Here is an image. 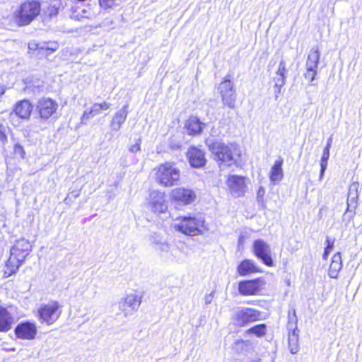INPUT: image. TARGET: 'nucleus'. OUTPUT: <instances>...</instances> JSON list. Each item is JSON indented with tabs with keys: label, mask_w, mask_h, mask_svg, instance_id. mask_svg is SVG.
Returning <instances> with one entry per match:
<instances>
[{
	"label": "nucleus",
	"mask_w": 362,
	"mask_h": 362,
	"mask_svg": "<svg viewBox=\"0 0 362 362\" xmlns=\"http://www.w3.org/2000/svg\"><path fill=\"white\" fill-rule=\"evenodd\" d=\"M205 142L214 160L218 163L220 168L230 167L236 163L235 148L233 146H228L212 138H207Z\"/></svg>",
	"instance_id": "obj_1"
},
{
	"label": "nucleus",
	"mask_w": 362,
	"mask_h": 362,
	"mask_svg": "<svg viewBox=\"0 0 362 362\" xmlns=\"http://www.w3.org/2000/svg\"><path fill=\"white\" fill-rule=\"evenodd\" d=\"M156 180L163 187L177 185L180 180V171L173 163L165 162L155 169Z\"/></svg>",
	"instance_id": "obj_2"
},
{
	"label": "nucleus",
	"mask_w": 362,
	"mask_h": 362,
	"mask_svg": "<svg viewBox=\"0 0 362 362\" xmlns=\"http://www.w3.org/2000/svg\"><path fill=\"white\" fill-rule=\"evenodd\" d=\"M178 223L174 226L177 231L187 235H197L205 230L204 219L202 216H182L177 218Z\"/></svg>",
	"instance_id": "obj_3"
},
{
	"label": "nucleus",
	"mask_w": 362,
	"mask_h": 362,
	"mask_svg": "<svg viewBox=\"0 0 362 362\" xmlns=\"http://www.w3.org/2000/svg\"><path fill=\"white\" fill-rule=\"evenodd\" d=\"M40 4L37 1L23 3L15 13V19L19 26L29 25L40 13Z\"/></svg>",
	"instance_id": "obj_4"
},
{
	"label": "nucleus",
	"mask_w": 362,
	"mask_h": 362,
	"mask_svg": "<svg viewBox=\"0 0 362 362\" xmlns=\"http://www.w3.org/2000/svg\"><path fill=\"white\" fill-rule=\"evenodd\" d=\"M261 320V312L252 308L238 307L233 310L231 322L237 327H245Z\"/></svg>",
	"instance_id": "obj_5"
},
{
	"label": "nucleus",
	"mask_w": 362,
	"mask_h": 362,
	"mask_svg": "<svg viewBox=\"0 0 362 362\" xmlns=\"http://www.w3.org/2000/svg\"><path fill=\"white\" fill-rule=\"evenodd\" d=\"M218 92L221 95L222 103L229 108L234 109L237 100V93L234 83L230 76L227 75L218 86Z\"/></svg>",
	"instance_id": "obj_6"
},
{
	"label": "nucleus",
	"mask_w": 362,
	"mask_h": 362,
	"mask_svg": "<svg viewBox=\"0 0 362 362\" xmlns=\"http://www.w3.org/2000/svg\"><path fill=\"white\" fill-rule=\"evenodd\" d=\"M58 107L55 100L49 98H42L35 105L34 112L37 114L40 120L47 122L56 112Z\"/></svg>",
	"instance_id": "obj_7"
},
{
	"label": "nucleus",
	"mask_w": 362,
	"mask_h": 362,
	"mask_svg": "<svg viewBox=\"0 0 362 362\" xmlns=\"http://www.w3.org/2000/svg\"><path fill=\"white\" fill-rule=\"evenodd\" d=\"M252 252L255 256L266 266H274L271 247L264 240L257 239L253 242Z\"/></svg>",
	"instance_id": "obj_8"
},
{
	"label": "nucleus",
	"mask_w": 362,
	"mask_h": 362,
	"mask_svg": "<svg viewBox=\"0 0 362 362\" xmlns=\"http://www.w3.org/2000/svg\"><path fill=\"white\" fill-rule=\"evenodd\" d=\"M60 307L57 301H50L47 304L42 305L38 310L40 320L47 325H52L61 315L59 311Z\"/></svg>",
	"instance_id": "obj_9"
},
{
	"label": "nucleus",
	"mask_w": 362,
	"mask_h": 362,
	"mask_svg": "<svg viewBox=\"0 0 362 362\" xmlns=\"http://www.w3.org/2000/svg\"><path fill=\"white\" fill-rule=\"evenodd\" d=\"M226 185L231 196L238 198L243 197L247 191L245 177L237 175H229Z\"/></svg>",
	"instance_id": "obj_10"
},
{
	"label": "nucleus",
	"mask_w": 362,
	"mask_h": 362,
	"mask_svg": "<svg viewBox=\"0 0 362 362\" xmlns=\"http://www.w3.org/2000/svg\"><path fill=\"white\" fill-rule=\"evenodd\" d=\"M149 206L156 214H163L168 209L165 194L158 190H151L149 194Z\"/></svg>",
	"instance_id": "obj_11"
},
{
	"label": "nucleus",
	"mask_w": 362,
	"mask_h": 362,
	"mask_svg": "<svg viewBox=\"0 0 362 362\" xmlns=\"http://www.w3.org/2000/svg\"><path fill=\"white\" fill-rule=\"evenodd\" d=\"M36 325L30 321L21 322L17 325L14 329L17 338L21 339L32 340L37 334Z\"/></svg>",
	"instance_id": "obj_12"
},
{
	"label": "nucleus",
	"mask_w": 362,
	"mask_h": 362,
	"mask_svg": "<svg viewBox=\"0 0 362 362\" xmlns=\"http://www.w3.org/2000/svg\"><path fill=\"white\" fill-rule=\"evenodd\" d=\"M171 198L180 204L188 205L195 200L196 194L192 189L185 187H177L172 191Z\"/></svg>",
	"instance_id": "obj_13"
},
{
	"label": "nucleus",
	"mask_w": 362,
	"mask_h": 362,
	"mask_svg": "<svg viewBox=\"0 0 362 362\" xmlns=\"http://www.w3.org/2000/svg\"><path fill=\"white\" fill-rule=\"evenodd\" d=\"M141 303V298L135 293H131L122 299L119 303V308L124 313V315H129L132 312L136 310Z\"/></svg>",
	"instance_id": "obj_14"
},
{
	"label": "nucleus",
	"mask_w": 362,
	"mask_h": 362,
	"mask_svg": "<svg viewBox=\"0 0 362 362\" xmlns=\"http://www.w3.org/2000/svg\"><path fill=\"white\" fill-rule=\"evenodd\" d=\"M187 157L192 168H201L206 165V159L204 151L194 146H191L188 148Z\"/></svg>",
	"instance_id": "obj_15"
},
{
	"label": "nucleus",
	"mask_w": 362,
	"mask_h": 362,
	"mask_svg": "<svg viewBox=\"0 0 362 362\" xmlns=\"http://www.w3.org/2000/svg\"><path fill=\"white\" fill-rule=\"evenodd\" d=\"M260 278L241 281L238 284V291L242 296H253L260 290Z\"/></svg>",
	"instance_id": "obj_16"
},
{
	"label": "nucleus",
	"mask_w": 362,
	"mask_h": 362,
	"mask_svg": "<svg viewBox=\"0 0 362 362\" xmlns=\"http://www.w3.org/2000/svg\"><path fill=\"white\" fill-rule=\"evenodd\" d=\"M35 107L28 100H21L17 102L13 108L12 112L19 118L28 120L30 119L31 113Z\"/></svg>",
	"instance_id": "obj_17"
},
{
	"label": "nucleus",
	"mask_w": 362,
	"mask_h": 362,
	"mask_svg": "<svg viewBox=\"0 0 362 362\" xmlns=\"http://www.w3.org/2000/svg\"><path fill=\"white\" fill-rule=\"evenodd\" d=\"M205 126L206 124L202 122L200 119L195 116L189 117L185 123V129H186L187 134L190 136H197L203 132Z\"/></svg>",
	"instance_id": "obj_18"
},
{
	"label": "nucleus",
	"mask_w": 362,
	"mask_h": 362,
	"mask_svg": "<svg viewBox=\"0 0 362 362\" xmlns=\"http://www.w3.org/2000/svg\"><path fill=\"white\" fill-rule=\"evenodd\" d=\"M128 107L129 105L127 103L115 114L110 123L112 130L117 132L120 129L127 117Z\"/></svg>",
	"instance_id": "obj_19"
},
{
	"label": "nucleus",
	"mask_w": 362,
	"mask_h": 362,
	"mask_svg": "<svg viewBox=\"0 0 362 362\" xmlns=\"http://www.w3.org/2000/svg\"><path fill=\"white\" fill-rule=\"evenodd\" d=\"M14 323V317L7 308L0 305V332H7Z\"/></svg>",
	"instance_id": "obj_20"
},
{
	"label": "nucleus",
	"mask_w": 362,
	"mask_h": 362,
	"mask_svg": "<svg viewBox=\"0 0 362 362\" xmlns=\"http://www.w3.org/2000/svg\"><path fill=\"white\" fill-rule=\"evenodd\" d=\"M237 272L240 276H244L250 274L258 273L261 271L254 261L250 259H245L238 265Z\"/></svg>",
	"instance_id": "obj_21"
},
{
	"label": "nucleus",
	"mask_w": 362,
	"mask_h": 362,
	"mask_svg": "<svg viewBox=\"0 0 362 362\" xmlns=\"http://www.w3.org/2000/svg\"><path fill=\"white\" fill-rule=\"evenodd\" d=\"M111 106L110 103H108L107 102H103V103H94L90 110H86L84 111L81 119L82 121L89 119L90 118H92L98 115H100L102 112V110H108Z\"/></svg>",
	"instance_id": "obj_22"
},
{
	"label": "nucleus",
	"mask_w": 362,
	"mask_h": 362,
	"mask_svg": "<svg viewBox=\"0 0 362 362\" xmlns=\"http://www.w3.org/2000/svg\"><path fill=\"white\" fill-rule=\"evenodd\" d=\"M284 160L282 158L279 157L274 163L273 166L272 167L269 179L272 182L275 184L276 182H279L283 179L284 173H283V165Z\"/></svg>",
	"instance_id": "obj_23"
},
{
	"label": "nucleus",
	"mask_w": 362,
	"mask_h": 362,
	"mask_svg": "<svg viewBox=\"0 0 362 362\" xmlns=\"http://www.w3.org/2000/svg\"><path fill=\"white\" fill-rule=\"evenodd\" d=\"M342 268V260L341 253L339 252L335 253L332 258V262L329 265L328 274L332 279H337L338 277L339 272Z\"/></svg>",
	"instance_id": "obj_24"
},
{
	"label": "nucleus",
	"mask_w": 362,
	"mask_h": 362,
	"mask_svg": "<svg viewBox=\"0 0 362 362\" xmlns=\"http://www.w3.org/2000/svg\"><path fill=\"white\" fill-rule=\"evenodd\" d=\"M320 52L318 47H313L309 52L306 63L305 69H317Z\"/></svg>",
	"instance_id": "obj_25"
},
{
	"label": "nucleus",
	"mask_w": 362,
	"mask_h": 362,
	"mask_svg": "<svg viewBox=\"0 0 362 362\" xmlns=\"http://www.w3.org/2000/svg\"><path fill=\"white\" fill-rule=\"evenodd\" d=\"M357 189L355 185H353L349 188V192L347 198V208L343 216H345L347 213L353 211L351 206L357 205Z\"/></svg>",
	"instance_id": "obj_26"
},
{
	"label": "nucleus",
	"mask_w": 362,
	"mask_h": 362,
	"mask_svg": "<svg viewBox=\"0 0 362 362\" xmlns=\"http://www.w3.org/2000/svg\"><path fill=\"white\" fill-rule=\"evenodd\" d=\"M267 334V325L264 323L256 325L248 329H247L244 334L245 336L255 335L257 337H263Z\"/></svg>",
	"instance_id": "obj_27"
},
{
	"label": "nucleus",
	"mask_w": 362,
	"mask_h": 362,
	"mask_svg": "<svg viewBox=\"0 0 362 362\" xmlns=\"http://www.w3.org/2000/svg\"><path fill=\"white\" fill-rule=\"evenodd\" d=\"M22 263L23 262H19L18 259H15V257L11 255L6 264V270L5 271V274H8V276L15 274L18 270Z\"/></svg>",
	"instance_id": "obj_28"
},
{
	"label": "nucleus",
	"mask_w": 362,
	"mask_h": 362,
	"mask_svg": "<svg viewBox=\"0 0 362 362\" xmlns=\"http://www.w3.org/2000/svg\"><path fill=\"white\" fill-rule=\"evenodd\" d=\"M329 158V151L327 149H323L322 155L320 159V180H322L324 177L325 172L327 168Z\"/></svg>",
	"instance_id": "obj_29"
},
{
	"label": "nucleus",
	"mask_w": 362,
	"mask_h": 362,
	"mask_svg": "<svg viewBox=\"0 0 362 362\" xmlns=\"http://www.w3.org/2000/svg\"><path fill=\"white\" fill-rule=\"evenodd\" d=\"M29 253V252H25L24 250H20V248L16 249V246L15 245L11 249V255L14 257L15 259H18L19 262H23Z\"/></svg>",
	"instance_id": "obj_30"
},
{
	"label": "nucleus",
	"mask_w": 362,
	"mask_h": 362,
	"mask_svg": "<svg viewBox=\"0 0 362 362\" xmlns=\"http://www.w3.org/2000/svg\"><path fill=\"white\" fill-rule=\"evenodd\" d=\"M298 318L294 308L289 309L288 312L287 329H293L297 327Z\"/></svg>",
	"instance_id": "obj_31"
},
{
	"label": "nucleus",
	"mask_w": 362,
	"mask_h": 362,
	"mask_svg": "<svg viewBox=\"0 0 362 362\" xmlns=\"http://www.w3.org/2000/svg\"><path fill=\"white\" fill-rule=\"evenodd\" d=\"M288 346L291 354H294L298 351V338L293 335H288Z\"/></svg>",
	"instance_id": "obj_32"
},
{
	"label": "nucleus",
	"mask_w": 362,
	"mask_h": 362,
	"mask_svg": "<svg viewBox=\"0 0 362 362\" xmlns=\"http://www.w3.org/2000/svg\"><path fill=\"white\" fill-rule=\"evenodd\" d=\"M14 245L16 246V249L20 248V250H24L25 252H30L31 251L32 246L30 242L25 238L16 240Z\"/></svg>",
	"instance_id": "obj_33"
},
{
	"label": "nucleus",
	"mask_w": 362,
	"mask_h": 362,
	"mask_svg": "<svg viewBox=\"0 0 362 362\" xmlns=\"http://www.w3.org/2000/svg\"><path fill=\"white\" fill-rule=\"evenodd\" d=\"M98 4L100 8L107 11L117 4V0H98Z\"/></svg>",
	"instance_id": "obj_34"
},
{
	"label": "nucleus",
	"mask_w": 362,
	"mask_h": 362,
	"mask_svg": "<svg viewBox=\"0 0 362 362\" xmlns=\"http://www.w3.org/2000/svg\"><path fill=\"white\" fill-rule=\"evenodd\" d=\"M334 239H330L329 237H327L326 239V247L325 248L324 253L322 255V258L324 259H327V257L329 256L330 252L334 248Z\"/></svg>",
	"instance_id": "obj_35"
},
{
	"label": "nucleus",
	"mask_w": 362,
	"mask_h": 362,
	"mask_svg": "<svg viewBox=\"0 0 362 362\" xmlns=\"http://www.w3.org/2000/svg\"><path fill=\"white\" fill-rule=\"evenodd\" d=\"M317 74V69H305V72L304 73V76L306 79L309 81V83L310 86L315 85L313 81L315 78V76Z\"/></svg>",
	"instance_id": "obj_36"
},
{
	"label": "nucleus",
	"mask_w": 362,
	"mask_h": 362,
	"mask_svg": "<svg viewBox=\"0 0 362 362\" xmlns=\"http://www.w3.org/2000/svg\"><path fill=\"white\" fill-rule=\"evenodd\" d=\"M250 342L249 340L237 339L234 342V349L238 351H242L250 346Z\"/></svg>",
	"instance_id": "obj_37"
},
{
	"label": "nucleus",
	"mask_w": 362,
	"mask_h": 362,
	"mask_svg": "<svg viewBox=\"0 0 362 362\" xmlns=\"http://www.w3.org/2000/svg\"><path fill=\"white\" fill-rule=\"evenodd\" d=\"M288 70L286 69V62L284 59H281L279 62L278 69L276 72V74L278 76L284 77L286 78Z\"/></svg>",
	"instance_id": "obj_38"
},
{
	"label": "nucleus",
	"mask_w": 362,
	"mask_h": 362,
	"mask_svg": "<svg viewBox=\"0 0 362 362\" xmlns=\"http://www.w3.org/2000/svg\"><path fill=\"white\" fill-rule=\"evenodd\" d=\"M149 241L154 245V247H157L159 244L162 243L165 239L160 234L157 233H153L149 235L148 238Z\"/></svg>",
	"instance_id": "obj_39"
},
{
	"label": "nucleus",
	"mask_w": 362,
	"mask_h": 362,
	"mask_svg": "<svg viewBox=\"0 0 362 362\" xmlns=\"http://www.w3.org/2000/svg\"><path fill=\"white\" fill-rule=\"evenodd\" d=\"M8 128L4 124L0 126V142L5 144L7 142V132Z\"/></svg>",
	"instance_id": "obj_40"
},
{
	"label": "nucleus",
	"mask_w": 362,
	"mask_h": 362,
	"mask_svg": "<svg viewBox=\"0 0 362 362\" xmlns=\"http://www.w3.org/2000/svg\"><path fill=\"white\" fill-rule=\"evenodd\" d=\"M13 151L15 155L19 156L22 158H25V152L23 147L21 144H16L13 147Z\"/></svg>",
	"instance_id": "obj_41"
},
{
	"label": "nucleus",
	"mask_w": 362,
	"mask_h": 362,
	"mask_svg": "<svg viewBox=\"0 0 362 362\" xmlns=\"http://www.w3.org/2000/svg\"><path fill=\"white\" fill-rule=\"evenodd\" d=\"M155 249L161 252L167 253V252H168V251L170 250V246L168 244V243L166 242V240H164L163 241H162V243L160 244H159L157 247H156Z\"/></svg>",
	"instance_id": "obj_42"
},
{
	"label": "nucleus",
	"mask_w": 362,
	"mask_h": 362,
	"mask_svg": "<svg viewBox=\"0 0 362 362\" xmlns=\"http://www.w3.org/2000/svg\"><path fill=\"white\" fill-rule=\"evenodd\" d=\"M141 139L139 137L136 140V143L134 144L131 145L129 147V151L131 153H136L141 150Z\"/></svg>",
	"instance_id": "obj_43"
},
{
	"label": "nucleus",
	"mask_w": 362,
	"mask_h": 362,
	"mask_svg": "<svg viewBox=\"0 0 362 362\" xmlns=\"http://www.w3.org/2000/svg\"><path fill=\"white\" fill-rule=\"evenodd\" d=\"M59 13V6L57 5L50 6L48 8V13L50 17L55 16Z\"/></svg>",
	"instance_id": "obj_44"
},
{
	"label": "nucleus",
	"mask_w": 362,
	"mask_h": 362,
	"mask_svg": "<svg viewBox=\"0 0 362 362\" xmlns=\"http://www.w3.org/2000/svg\"><path fill=\"white\" fill-rule=\"evenodd\" d=\"M286 78L281 76L276 77L274 78V85L277 86H284L286 84Z\"/></svg>",
	"instance_id": "obj_45"
},
{
	"label": "nucleus",
	"mask_w": 362,
	"mask_h": 362,
	"mask_svg": "<svg viewBox=\"0 0 362 362\" xmlns=\"http://www.w3.org/2000/svg\"><path fill=\"white\" fill-rule=\"evenodd\" d=\"M180 142L175 141L174 140H170L169 141V147L173 150H179L181 148Z\"/></svg>",
	"instance_id": "obj_46"
},
{
	"label": "nucleus",
	"mask_w": 362,
	"mask_h": 362,
	"mask_svg": "<svg viewBox=\"0 0 362 362\" xmlns=\"http://www.w3.org/2000/svg\"><path fill=\"white\" fill-rule=\"evenodd\" d=\"M80 195V192L77 190H74L72 192H70L66 199H64L65 202H67L69 199H71L72 198L76 199Z\"/></svg>",
	"instance_id": "obj_47"
},
{
	"label": "nucleus",
	"mask_w": 362,
	"mask_h": 362,
	"mask_svg": "<svg viewBox=\"0 0 362 362\" xmlns=\"http://www.w3.org/2000/svg\"><path fill=\"white\" fill-rule=\"evenodd\" d=\"M59 48V45L54 42L49 43L48 47H46V51H50L51 52H55Z\"/></svg>",
	"instance_id": "obj_48"
},
{
	"label": "nucleus",
	"mask_w": 362,
	"mask_h": 362,
	"mask_svg": "<svg viewBox=\"0 0 362 362\" xmlns=\"http://www.w3.org/2000/svg\"><path fill=\"white\" fill-rule=\"evenodd\" d=\"M264 193V189L262 187H260L257 192V199L258 202L262 200Z\"/></svg>",
	"instance_id": "obj_49"
},
{
	"label": "nucleus",
	"mask_w": 362,
	"mask_h": 362,
	"mask_svg": "<svg viewBox=\"0 0 362 362\" xmlns=\"http://www.w3.org/2000/svg\"><path fill=\"white\" fill-rule=\"evenodd\" d=\"M288 335H290V336L293 335L294 337H296L298 338L299 330L297 327H296V328L293 327V329H288Z\"/></svg>",
	"instance_id": "obj_50"
},
{
	"label": "nucleus",
	"mask_w": 362,
	"mask_h": 362,
	"mask_svg": "<svg viewBox=\"0 0 362 362\" xmlns=\"http://www.w3.org/2000/svg\"><path fill=\"white\" fill-rule=\"evenodd\" d=\"M81 12V18H92L93 17V15L91 14L90 12H88L86 9H83Z\"/></svg>",
	"instance_id": "obj_51"
},
{
	"label": "nucleus",
	"mask_w": 362,
	"mask_h": 362,
	"mask_svg": "<svg viewBox=\"0 0 362 362\" xmlns=\"http://www.w3.org/2000/svg\"><path fill=\"white\" fill-rule=\"evenodd\" d=\"M332 141H333V136L332 135V136H330L327 139V144H326L325 147L324 148V149H327V150L330 151V148H331V146H332Z\"/></svg>",
	"instance_id": "obj_52"
},
{
	"label": "nucleus",
	"mask_w": 362,
	"mask_h": 362,
	"mask_svg": "<svg viewBox=\"0 0 362 362\" xmlns=\"http://www.w3.org/2000/svg\"><path fill=\"white\" fill-rule=\"evenodd\" d=\"M49 43L47 42H43L42 44H37L35 45L36 49H42L46 50V47H48Z\"/></svg>",
	"instance_id": "obj_53"
},
{
	"label": "nucleus",
	"mask_w": 362,
	"mask_h": 362,
	"mask_svg": "<svg viewBox=\"0 0 362 362\" xmlns=\"http://www.w3.org/2000/svg\"><path fill=\"white\" fill-rule=\"evenodd\" d=\"M281 88H282V86H277L276 87L275 85L274 86V94H275V98L276 99L278 98L279 94L281 93Z\"/></svg>",
	"instance_id": "obj_54"
},
{
	"label": "nucleus",
	"mask_w": 362,
	"mask_h": 362,
	"mask_svg": "<svg viewBox=\"0 0 362 362\" xmlns=\"http://www.w3.org/2000/svg\"><path fill=\"white\" fill-rule=\"evenodd\" d=\"M212 300H213V295H212V293L206 295L205 296V304L206 305L210 304L211 303Z\"/></svg>",
	"instance_id": "obj_55"
},
{
	"label": "nucleus",
	"mask_w": 362,
	"mask_h": 362,
	"mask_svg": "<svg viewBox=\"0 0 362 362\" xmlns=\"http://www.w3.org/2000/svg\"><path fill=\"white\" fill-rule=\"evenodd\" d=\"M355 214H356V213H355V212L347 213V214H346V216H344V218H346H346H347V219H348V221H351V220L354 218V217Z\"/></svg>",
	"instance_id": "obj_56"
},
{
	"label": "nucleus",
	"mask_w": 362,
	"mask_h": 362,
	"mask_svg": "<svg viewBox=\"0 0 362 362\" xmlns=\"http://www.w3.org/2000/svg\"><path fill=\"white\" fill-rule=\"evenodd\" d=\"M113 23H114V22H113V21H112V20H110V19H107H107H105V20L103 21V25H104V26H109V25H113Z\"/></svg>",
	"instance_id": "obj_57"
},
{
	"label": "nucleus",
	"mask_w": 362,
	"mask_h": 362,
	"mask_svg": "<svg viewBox=\"0 0 362 362\" xmlns=\"http://www.w3.org/2000/svg\"><path fill=\"white\" fill-rule=\"evenodd\" d=\"M5 93V88H4V86H1L0 84V97L4 95Z\"/></svg>",
	"instance_id": "obj_58"
},
{
	"label": "nucleus",
	"mask_w": 362,
	"mask_h": 362,
	"mask_svg": "<svg viewBox=\"0 0 362 362\" xmlns=\"http://www.w3.org/2000/svg\"><path fill=\"white\" fill-rule=\"evenodd\" d=\"M243 240H244V237L243 235H240L239 238H238V244L240 245V244H243Z\"/></svg>",
	"instance_id": "obj_59"
},
{
	"label": "nucleus",
	"mask_w": 362,
	"mask_h": 362,
	"mask_svg": "<svg viewBox=\"0 0 362 362\" xmlns=\"http://www.w3.org/2000/svg\"><path fill=\"white\" fill-rule=\"evenodd\" d=\"M249 362H262V361L260 358H257V359L251 360Z\"/></svg>",
	"instance_id": "obj_60"
},
{
	"label": "nucleus",
	"mask_w": 362,
	"mask_h": 362,
	"mask_svg": "<svg viewBox=\"0 0 362 362\" xmlns=\"http://www.w3.org/2000/svg\"><path fill=\"white\" fill-rule=\"evenodd\" d=\"M356 207H357V205L351 206V209H352V210H353V211H352V212H355V210H356Z\"/></svg>",
	"instance_id": "obj_61"
},
{
	"label": "nucleus",
	"mask_w": 362,
	"mask_h": 362,
	"mask_svg": "<svg viewBox=\"0 0 362 362\" xmlns=\"http://www.w3.org/2000/svg\"><path fill=\"white\" fill-rule=\"evenodd\" d=\"M3 125V124L0 122V126Z\"/></svg>",
	"instance_id": "obj_62"
}]
</instances>
